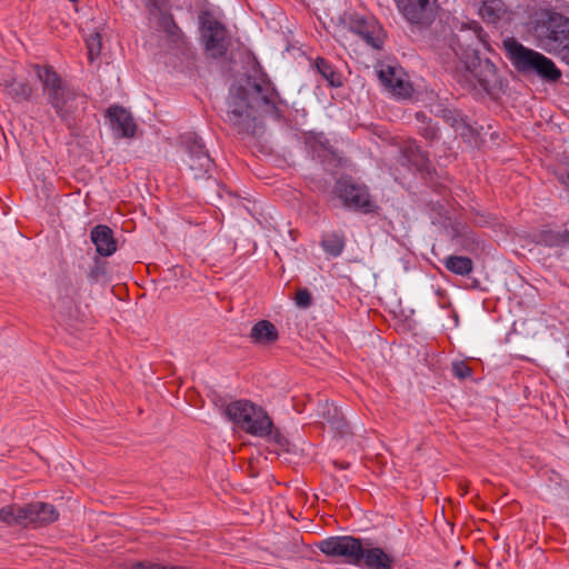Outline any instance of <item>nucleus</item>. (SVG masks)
I'll return each mask as SVG.
<instances>
[{"instance_id":"1","label":"nucleus","mask_w":569,"mask_h":569,"mask_svg":"<svg viewBox=\"0 0 569 569\" xmlns=\"http://www.w3.org/2000/svg\"><path fill=\"white\" fill-rule=\"evenodd\" d=\"M278 103L284 101L266 74L260 80L253 76H246L230 87L231 109L227 111V121L239 134L260 138L264 133L267 117L277 121L283 118Z\"/></svg>"},{"instance_id":"2","label":"nucleus","mask_w":569,"mask_h":569,"mask_svg":"<svg viewBox=\"0 0 569 569\" xmlns=\"http://www.w3.org/2000/svg\"><path fill=\"white\" fill-rule=\"evenodd\" d=\"M33 70L41 83L47 103L54 110L60 122L72 138L81 137L89 97L62 79L51 64H34Z\"/></svg>"},{"instance_id":"3","label":"nucleus","mask_w":569,"mask_h":569,"mask_svg":"<svg viewBox=\"0 0 569 569\" xmlns=\"http://www.w3.org/2000/svg\"><path fill=\"white\" fill-rule=\"evenodd\" d=\"M317 548L327 557L340 558L347 565L366 569H393L395 557L381 547H373L371 539L355 536H331Z\"/></svg>"},{"instance_id":"4","label":"nucleus","mask_w":569,"mask_h":569,"mask_svg":"<svg viewBox=\"0 0 569 569\" xmlns=\"http://www.w3.org/2000/svg\"><path fill=\"white\" fill-rule=\"evenodd\" d=\"M467 30H472L473 36H469V39H462L460 34L452 33L449 38V47L479 87L486 93L492 94L501 89L502 82L496 64L489 58H482L479 49L473 46L475 38L480 39L482 28L478 22L472 21L461 26L460 31Z\"/></svg>"},{"instance_id":"5","label":"nucleus","mask_w":569,"mask_h":569,"mask_svg":"<svg viewBox=\"0 0 569 569\" xmlns=\"http://www.w3.org/2000/svg\"><path fill=\"white\" fill-rule=\"evenodd\" d=\"M527 31L538 48L569 66V17L553 8H540L529 16Z\"/></svg>"},{"instance_id":"6","label":"nucleus","mask_w":569,"mask_h":569,"mask_svg":"<svg viewBox=\"0 0 569 569\" xmlns=\"http://www.w3.org/2000/svg\"><path fill=\"white\" fill-rule=\"evenodd\" d=\"M502 50L513 69L525 78H538L541 81L556 84L562 78V71L555 61L535 49L526 47L515 37L502 40Z\"/></svg>"},{"instance_id":"7","label":"nucleus","mask_w":569,"mask_h":569,"mask_svg":"<svg viewBox=\"0 0 569 569\" xmlns=\"http://www.w3.org/2000/svg\"><path fill=\"white\" fill-rule=\"evenodd\" d=\"M330 193L349 211L370 214L377 213L380 209L371 199L368 186L357 182L352 176L345 172L335 180Z\"/></svg>"},{"instance_id":"8","label":"nucleus","mask_w":569,"mask_h":569,"mask_svg":"<svg viewBox=\"0 0 569 569\" xmlns=\"http://www.w3.org/2000/svg\"><path fill=\"white\" fill-rule=\"evenodd\" d=\"M223 415L234 427L253 437L268 433L267 427L271 426V418L267 411L246 399L228 403L223 409Z\"/></svg>"},{"instance_id":"9","label":"nucleus","mask_w":569,"mask_h":569,"mask_svg":"<svg viewBox=\"0 0 569 569\" xmlns=\"http://www.w3.org/2000/svg\"><path fill=\"white\" fill-rule=\"evenodd\" d=\"M198 23L199 39L204 53L214 60L224 58L231 44L226 24L218 20L209 9L199 11Z\"/></svg>"},{"instance_id":"10","label":"nucleus","mask_w":569,"mask_h":569,"mask_svg":"<svg viewBox=\"0 0 569 569\" xmlns=\"http://www.w3.org/2000/svg\"><path fill=\"white\" fill-rule=\"evenodd\" d=\"M178 146L182 151V163L187 167L193 179L203 178L208 172L216 170L214 160L210 157L203 139L194 131L181 133Z\"/></svg>"},{"instance_id":"11","label":"nucleus","mask_w":569,"mask_h":569,"mask_svg":"<svg viewBox=\"0 0 569 569\" xmlns=\"http://www.w3.org/2000/svg\"><path fill=\"white\" fill-rule=\"evenodd\" d=\"M435 116L449 124L468 147L479 148L485 142L481 137L482 126H473L469 117L461 109L439 104Z\"/></svg>"},{"instance_id":"12","label":"nucleus","mask_w":569,"mask_h":569,"mask_svg":"<svg viewBox=\"0 0 569 569\" xmlns=\"http://www.w3.org/2000/svg\"><path fill=\"white\" fill-rule=\"evenodd\" d=\"M436 0H396L398 9L412 24L429 27L436 19Z\"/></svg>"},{"instance_id":"13","label":"nucleus","mask_w":569,"mask_h":569,"mask_svg":"<svg viewBox=\"0 0 569 569\" xmlns=\"http://www.w3.org/2000/svg\"><path fill=\"white\" fill-rule=\"evenodd\" d=\"M158 26L166 33L168 47L174 54L184 56L189 51L187 37L170 11L161 13L158 18Z\"/></svg>"},{"instance_id":"14","label":"nucleus","mask_w":569,"mask_h":569,"mask_svg":"<svg viewBox=\"0 0 569 569\" xmlns=\"http://www.w3.org/2000/svg\"><path fill=\"white\" fill-rule=\"evenodd\" d=\"M110 129L118 138H132L137 131L132 113L119 104L110 106L106 111Z\"/></svg>"},{"instance_id":"15","label":"nucleus","mask_w":569,"mask_h":569,"mask_svg":"<svg viewBox=\"0 0 569 569\" xmlns=\"http://www.w3.org/2000/svg\"><path fill=\"white\" fill-rule=\"evenodd\" d=\"M318 416H320L327 423H329L335 435L339 436L340 438L352 433L341 408L336 406L333 402H329L328 400L319 402Z\"/></svg>"},{"instance_id":"16","label":"nucleus","mask_w":569,"mask_h":569,"mask_svg":"<svg viewBox=\"0 0 569 569\" xmlns=\"http://www.w3.org/2000/svg\"><path fill=\"white\" fill-rule=\"evenodd\" d=\"M303 142L313 160L325 163L327 156H336V149L322 131H307L303 133Z\"/></svg>"},{"instance_id":"17","label":"nucleus","mask_w":569,"mask_h":569,"mask_svg":"<svg viewBox=\"0 0 569 569\" xmlns=\"http://www.w3.org/2000/svg\"><path fill=\"white\" fill-rule=\"evenodd\" d=\"M90 240L96 247V256L110 257L118 249L113 230L107 224H97L90 231Z\"/></svg>"},{"instance_id":"18","label":"nucleus","mask_w":569,"mask_h":569,"mask_svg":"<svg viewBox=\"0 0 569 569\" xmlns=\"http://www.w3.org/2000/svg\"><path fill=\"white\" fill-rule=\"evenodd\" d=\"M28 510L30 527L34 529L43 528L56 522L60 516L58 509L52 503L43 501H32L28 503Z\"/></svg>"},{"instance_id":"19","label":"nucleus","mask_w":569,"mask_h":569,"mask_svg":"<svg viewBox=\"0 0 569 569\" xmlns=\"http://www.w3.org/2000/svg\"><path fill=\"white\" fill-rule=\"evenodd\" d=\"M3 92L16 103L29 101L33 94V88L29 80L18 81L13 74H8L0 81Z\"/></svg>"},{"instance_id":"20","label":"nucleus","mask_w":569,"mask_h":569,"mask_svg":"<svg viewBox=\"0 0 569 569\" xmlns=\"http://www.w3.org/2000/svg\"><path fill=\"white\" fill-rule=\"evenodd\" d=\"M268 433L258 436L259 438H263L268 443L274 447V452L277 455L286 453L289 456H299V448L292 443L288 437L281 431L280 428L276 427L273 421L271 420V426L268 428Z\"/></svg>"},{"instance_id":"21","label":"nucleus","mask_w":569,"mask_h":569,"mask_svg":"<svg viewBox=\"0 0 569 569\" xmlns=\"http://www.w3.org/2000/svg\"><path fill=\"white\" fill-rule=\"evenodd\" d=\"M249 338L253 345L271 346L279 340V331L270 320L262 319L252 326Z\"/></svg>"},{"instance_id":"22","label":"nucleus","mask_w":569,"mask_h":569,"mask_svg":"<svg viewBox=\"0 0 569 569\" xmlns=\"http://www.w3.org/2000/svg\"><path fill=\"white\" fill-rule=\"evenodd\" d=\"M403 156L419 173L425 172V174H430L429 169L432 167V163L429 158V152L423 150L416 140L410 141L405 147Z\"/></svg>"},{"instance_id":"23","label":"nucleus","mask_w":569,"mask_h":569,"mask_svg":"<svg viewBox=\"0 0 569 569\" xmlns=\"http://www.w3.org/2000/svg\"><path fill=\"white\" fill-rule=\"evenodd\" d=\"M531 241L543 247H562L569 244V230L555 231L549 228L535 230L530 234Z\"/></svg>"},{"instance_id":"24","label":"nucleus","mask_w":569,"mask_h":569,"mask_svg":"<svg viewBox=\"0 0 569 569\" xmlns=\"http://www.w3.org/2000/svg\"><path fill=\"white\" fill-rule=\"evenodd\" d=\"M0 521L7 526L29 527L28 503L24 506L8 505L0 509Z\"/></svg>"},{"instance_id":"25","label":"nucleus","mask_w":569,"mask_h":569,"mask_svg":"<svg viewBox=\"0 0 569 569\" xmlns=\"http://www.w3.org/2000/svg\"><path fill=\"white\" fill-rule=\"evenodd\" d=\"M378 79L379 81L393 93L407 98L410 96L409 90L407 89V83L396 77V69L391 66H385L378 70Z\"/></svg>"},{"instance_id":"26","label":"nucleus","mask_w":569,"mask_h":569,"mask_svg":"<svg viewBox=\"0 0 569 569\" xmlns=\"http://www.w3.org/2000/svg\"><path fill=\"white\" fill-rule=\"evenodd\" d=\"M316 71L327 81L330 88H341L343 86L342 73L323 57H317L313 61Z\"/></svg>"},{"instance_id":"27","label":"nucleus","mask_w":569,"mask_h":569,"mask_svg":"<svg viewBox=\"0 0 569 569\" xmlns=\"http://www.w3.org/2000/svg\"><path fill=\"white\" fill-rule=\"evenodd\" d=\"M507 11L502 0H481L478 14L481 19L491 24H498Z\"/></svg>"},{"instance_id":"28","label":"nucleus","mask_w":569,"mask_h":569,"mask_svg":"<svg viewBox=\"0 0 569 569\" xmlns=\"http://www.w3.org/2000/svg\"><path fill=\"white\" fill-rule=\"evenodd\" d=\"M199 180H203L200 190L202 199L212 206H217V202L222 199V191H224L226 188L224 184L213 178L212 172H208Z\"/></svg>"},{"instance_id":"29","label":"nucleus","mask_w":569,"mask_h":569,"mask_svg":"<svg viewBox=\"0 0 569 569\" xmlns=\"http://www.w3.org/2000/svg\"><path fill=\"white\" fill-rule=\"evenodd\" d=\"M415 119L418 123L419 136H421L429 143L439 140L440 130L437 121L428 117L423 111L416 112Z\"/></svg>"},{"instance_id":"30","label":"nucleus","mask_w":569,"mask_h":569,"mask_svg":"<svg viewBox=\"0 0 569 569\" xmlns=\"http://www.w3.org/2000/svg\"><path fill=\"white\" fill-rule=\"evenodd\" d=\"M320 246L328 256L337 258L342 253L346 247L345 234L338 231L325 233Z\"/></svg>"},{"instance_id":"31","label":"nucleus","mask_w":569,"mask_h":569,"mask_svg":"<svg viewBox=\"0 0 569 569\" xmlns=\"http://www.w3.org/2000/svg\"><path fill=\"white\" fill-rule=\"evenodd\" d=\"M103 257L94 256L93 264L87 271V280L92 284L109 283L111 278L108 271L109 262Z\"/></svg>"},{"instance_id":"32","label":"nucleus","mask_w":569,"mask_h":569,"mask_svg":"<svg viewBox=\"0 0 569 569\" xmlns=\"http://www.w3.org/2000/svg\"><path fill=\"white\" fill-rule=\"evenodd\" d=\"M443 263L448 271L457 276H468L473 270L472 259L466 256H448Z\"/></svg>"},{"instance_id":"33","label":"nucleus","mask_w":569,"mask_h":569,"mask_svg":"<svg viewBox=\"0 0 569 569\" xmlns=\"http://www.w3.org/2000/svg\"><path fill=\"white\" fill-rule=\"evenodd\" d=\"M359 37H361V39L372 49L382 50L387 33L382 26L377 21L376 23H372L371 27Z\"/></svg>"},{"instance_id":"34","label":"nucleus","mask_w":569,"mask_h":569,"mask_svg":"<svg viewBox=\"0 0 569 569\" xmlns=\"http://www.w3.org/2000/svg\"><path fill=\"white\" fill-rule=\"evenodd\" d=\"M377 21L378 20L372 17H366L358 13H350L343 19L348 30L357 36L363 33L371 27L372 23H376Z\"/></svg>"},{"instance_id":"35","label":"nucleus","mask_w":569,"mask_h":569,"mask_svg":"<svg viewBox=\"0 0 569 569\" xmlns=\"http://www.w3.org/2000/svg\"><path fill=\"white\" fill-rule=\"evenodd\" d=\"M455 238L459 240L461 246L470 252L477 251L481 247V240L476 232L468 227L455 229Z\"/></svg>"},{"instance_id":"36","label":"nucleus","mask_w":569,"mask_h":569,"mask_svg":"<svg viewBox=\"0 0 569 569\" xmlns=\"http://www.w3.org/2000/svg\"><path fill=\"white\" fill-rule=\"evenodd\" d=\"M430 174H425V172H421L420 176L422 178V180L425 181V184L427 187H429L433 192L440 194V196H443L447 193L448 191V188L446 184H443L442 182H440L438 180V173H437V170L436 168L432 166L430 169Z\"/></svg>"},{"instance_id":"37","label":"nucleus","mask_w":569,"mask_h":569,"mask_svg":"<svg viewBox=\"0 0 569 569\" xmlns=\"http://www.w3.org/2000/svg\"><path fill=\"white\" fill-rule=\"evenodd\" d=\"M87 49H88V56L89 59L92 61L96 57L100 56L102 43H101V34L98 32H94L86 40Z\"/></svg>"},{"instance_id":"38","label":"nucleus","mask_w":569,"mask_h":569,"mask_svg":"<svg viewBox=\"0 0 569 569\" xmlns=\"http://www.w3.org/2000/svg\"><path fill=\"white\" fill-rule=\"evenodd\" d=\"M295 303L301 309H308L313 303V297L308 288H299L295 296Z\"/></svg>"},{"instance_id":"39","label":"nucleus","mask_w":569,"mask_h":569,"mask_svg":"<svg viewBox=\"0 0 569 569\" xmlns=\"http://www.w3.org/2000/svg\"><path fill=\"white\" fill-rule=\"evenodd\" d=\"M452 373L456 378L463 380L471 376L472 370L467 365L466 361L461 360V361H455L452 363Z\"/></svg>"},{"instance_id":"40","label":"nucleus","mask_w":569,"mask_h":569,"mask_svg":"<svg viewBox=\"0 0 569 569\" xmlns=\"http://www.w3.org/2000/svg\"><path fill=\"white\" fill-rule=\"evenodd\" d=\"M144 6L150 17L159 18L161 13L167 11L162 9L161 0H144Z\"/></svg>"},{"instance_id":"41","label":"nucleus","mask_w":569,"mask_h":569,"mask_svg":"<svg viewBox=\"0 0 569 569\" xmlns=\"http://www.w3.org/2000/svg\"><path fill=\"white\" fill-rule=\"evenodd\" d=\"M426 207L437 213L438 216H441L442 212L445 211V206L441 201L437 200V201H433V200H430L426 203Z\"/></svg>"},{"instance_id":"42","label":"nucleus","mask_w":569,"mask_h":569,"mask_svg":"<svg viewBox=\"0 0 569 569\" xmlns=\"http://www.w3.org/2000/svg\"><path fill=\"white\" fill-rule=\"evenodd\" d=\"M476 216L479 217V220L477 221L479 226L491 224L496 220V218L491 216L489 212L477 211Z\"/></svg>"},{"instance_id":"43","label":"nucleus","mask_w":569,"mask_h":569,"mask_svg":"<svg viewBox=\"0 0 569 569\" xmlns=\"http://www.w3.org/2000/svg\"><path fill=\"white\" fill-rule=\"evenodd\" d=\"M332 465L336 469H340V470H347L350 468V462H347V461L333 460Z\"/></svg>"},{"instance_id":"44","label":"nucleus","mask_w":569,"mask_h":569,"mask_svg":"<svg viewBox=\"0 0 569 569\" xmlns=\"http://www.w3.org/2000/svg\"><path fill=\"white\" fill-rule=\"evenodd\" d=\"M561 182L569 187V171L561 176Z\"/></svg>"},{"instance_id":"45","label":"nucleus","mask_w":569,"mask_h":569,"mask_svg":"<svg viewBox=\"0 0 569 569\" xmlns=\"http://www.w3.org/2000/svg\"><path fill=\"white\" fill-rule=\"evenodd\" d=\"M469 287H470V288H472V289H478V288H480V282H479V280H477V279H472V281H471V283H470V286H469Z\"/></svg>"},{"instance_id":"46","label":"nucleus","mask_w":569,"mask_h":569,"mask_svg":"<svg viewBox=\"0 0 569 569\" xmlns=\"http://www.w3.org/2000/svg\"><path fill=\"white\" fill-rule=\"evenodd\" d=\"M295 547H296V545H295V543L289 542L286 549H287V550H289V551L295 552V551H296V550H295Z\"/></svg>"},{"instance_id":"47","label":"nucleus","mask_w":569,"mask_h":569,"mask_svg":"<svg viewBox=\"0 0 569 569\" xmlns=\"http://www.w3.org/2000/svg\"><path fill=\"white\" fill-rule=\"evenodd\" d=\"M70 2H78L79 0H69Z\"/></svg>"}]
</instances>
